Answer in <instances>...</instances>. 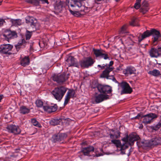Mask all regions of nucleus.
Returning a JSON list of instances; mask_svg holds the SVG:
<instances>
[{"label":"nucleus","instance_id":"f257e3e1","mask_svg":"<svg viewBox=\"0 0 161 161\" xmlns=\"http://www.w3.org/2000/svg\"><path fill=\"white\" fill-rule=\"evenodd\" d=\"M140 137L136 133H133L129 136L126 135L122 139L123 143H121L120 141L119 140H112L111 142L115 144L118 147H119L122 154H125L124 150L127 148L129 146L133 144L134 142L138 140Z\"/></svg>","mask_w":161,"mask_h":161},{"label":"nucleus","instance_id":"f03ea898","mask_svg":"<svg viewBox=\"0 0 161 161\" xmlns=\"http://www.w3.org/2000/svg\"><path fill=\"white\" fill-rule=\"evenodd\" d=\"M68 89V88L64 86H60L55 87L52 91L51 93L56 99L58 101H60L65 95Z\"/></svg>","mask_w":161,"mask_h":161},{"label":"nucleus","instance_id":"7ed1b4c3","mask_svg":"<svg viewBox=\"0 0 161 161\" xmlns=\"http://www.w3.org/2000/svg\"><path fill=\"white\" fill-rule=\"evenodd\" d=\"M101 152H103V150L102 148L99 149ZM81 152L85 156H88L92 157H99L103 155L102 153H99L98 151H96L94 149L93 147L90 146L83 148Z\"/></svg>","mask_w":161,"mask_h":161},{"label":"nucleus","instance_id":"20e7f679","mask_svg":"<svg viewBox=\"0 0 161 161\" xmlns=\"http://www.w3.org/2000/svg\"><path fill=\"white\" fill-rule=\"evenodd\" d=\"M95 62V59L91 57H88L80 60L79 64L82 68H88L92 66Z\"/></svg>","mask_w":161,"mask_h":161},{"label":"nucleus","instance_id":"39448f33","mask_svg":"<svg viewBox=\"0 0 161 161\" xmlns=\"http://www.w3.org/2000/svg\"><path fill=\"white\" fill-rule=\"evenodd\" d=\"M119 85L122 89L121 94H130L132 92V89L129 84L126 82L122 81L119 84Z\"/></svg>","mask_w":161,"mask_h":161},{"label":"nucleus","instance_id":"423d86ee","mask_svg":"<svg viewBox=\"0 0 161 161\" xmlns=\"http://www.w3.org/2000/svg\"><path fill=\"white\" fill-rule=\"evenodd\" d=\"M96 88L99 92L104 94L110 93L112 91L111 87L108 85L98 84L97 85Z\"/></svg>","mask_w":161,"mask_h":161},{"label":"nucleus","instance_id":"0eeeda50","mask_svg":"<svg viewBox=\"0 0 161 161\" xmlns=\"http://www.w3.org/2000/svg\"><path fill=\"white\" fill-rule=\"evenodd\" d=\"M76 97L75 92L74 90L69 89L64 98V105H66L68 103L71 98H74Z\"/></svg>","mask_w":161,"mask_h":161},{"label":"nucleus","instance_id":"6e6552de","mask_svg":"<svg viewBox=\"0 0 161 161\" xmlns=\"http://www.w3.org/2000/svg\"><path fill=\"white\" fill-rule=\"evenodd\" d=\"M157 115L155 114L150 113L145 115L141 118H143L142 122L146 125L151 123L153 119L157 118Z\"/></svg>","mask_w":161,"mask_h":161},{"label":"nucleus","instance_id":"1a4fd4ad","mask_svg":"<svg viewBox=\"0 0 161 161\" xmlns=\"http://www.w3.org/2000/svg\"><path fill=\"white\" fill-rule=\"evenodd\" d=\"M109 96L107 94L96 93L94 99L96 103H100L103 101L109 99Z\"/></svg>","mask_w":161,"mask_h":161},{"label":"nucleus","instance_id":"9d476101","mask_svg":"<svg viewBox=\"0 0 161 161\" xmlns=\"http://www.w3.org/2000/svg\"><path fill=\"white\" fill-rule=\"evenodd\" d=\"M65 64L68 67L71 66L77 67H79V64L77 63L76 59L71 56H69L66 60Z\"/></svg>","mask_w":161,"mask_h":161},{"label":"nucleus","instance_id":"9b49d317","mask_svg":"<svg viewBox=\"0 0 161 161\" xmlns=\"http://www.w3.org/2000/svg\"><path fill=\"white\" fill-rule=\"evenodd\" d=\"M13 46L10 44H3L0 46V53L3 54H9Z\"/></svg>","mask_w":161,"mask_h":161},{"label":"nucleus","instance_id":"f8f14e48","mask_svg":"<svg viewBox=\"0 0 161 161\" xmlns=\"http://www.w3.org/2000/svg\"><path fill=\"white\" fill-rule=\"evenodd\" d=\"M65 75L64 74L59 75H54L53 76V80L54 81H56L58 83H60L64 82L67 78L65 77Z\"/></svg>","mask_w":161,"mask_h":161},{"label":"nucleus","instance_id":"ddd939ff","mask_svg":"<svg viewBox=\"0 0 161 161\" xmlns=\"http://www.w3.org/2000/svg\"><path fill=\"white\" fill-rule=\"evenodd\" d=\"M7 129L9 132L13 133L14 134H19L21 132V130L19 127L15 125H8L7 127Z\"/></svg>","mask_w":161,"mask_h":161},{"label":"nucleus","instance_id":"4468645a","mask_svg":"<svg viewBox=\"0 0 161 161\" xmlns=\"http://www.w3.org/2000/svg\"><path fill=\"white\" fill-rule=\"evenodd\" d=\"M3 36L6 38L11 39L16 38L17 36V33L14 31H11L9 30L6 31Z\"/></svg>","mask_w":161,"mask_h":161},{"label":"nucleus","instance_id":"2eb2a0df","mask_svg":"<svg viewBox=\"0 0 161 161\" xmlns=\"http://www.w3.org/2000/svg\"><path fill=\"white\" fill-rule=\"evenodd\" d=\"M151 35L153 36V41L155 42L158 40L159 38L161 37V34L159 31L156 30L154 29H153L151 30Z\"/></svg>","mask_w":161,"mask_h":161},{"label":"nucleus","instance_id":"dca6fc26","mask_svg":"<svg viewBox=\"0 0 161 161\" xmlns=\"http://www.w3.org/2000/svg\"><path fill=\"white\" fill-rule=\"evenodd\" d=\"M150 56L152 58L161 57V47L158 50L156 49L152 48L149 52Z\"/></svg>","mask_w":161,"mask_h":161},{"label":"nucleus","instance_id":"f3484780","mask_svg":"<svg viewBox=\"0 0 161 161\" xmlns=\"http://www.w3.org/2000/svg\"><path fill=\"white\" fill-rule=\"evenodd\" d=\"M67 136V135L65 133H60L57 135L53 136V138L55 142H58L60 143H63V141L66 138Z\"/></svg>","mask_w":161,"mask_h":161},{"label":"nucleus","instance_id":"a211bd4d","mask_svg":"<svg viewBox=\"0 0 161 161\" xmlns=\"http://www.w3.org/2000/svg\"><path fill=\"white\" fill-rule=\"evenodd\" d=\"M107 64H103L102 65H98L97 66L99 70H103L104 69L100 75L101 77H104L106 76L108 73H109V72L108 71L107 69Z\"/></svg>","mask_w":161,"mask_h":161},{"label":"nucleus","instance_id":"6ab92c4d","mask_svg":"<svg viewBox=\"0 0 161 161\" xmlns=\"http://www.w3.org/2000/svg\"><path fill=\"white\" fill-rule=\"evenodd\" d=\"M58 107L56 104L53 106H43V108L45 111L50 113L55 111L57 109Z\"/></svg>","mask_w":161,"mask_h":161},{"label":"nucleus","instance_id":"aec40b11","mask_svg":"<svg viewBox=\"0 0 161 161\" xmlns=\"http://www.w3.org/2000/svg\"><path fill=\"white\" fill-rule=\"evenodd\" d=\"M137 144L139 146L142 147L143 148L146 147H152V146L151 142V140H145L143 142H137Z\"/></svg>","mask_w":161,"mask_h":161},{"label":"nucleus","instance_id":"412c9836","mask_svg":"<svg viewBox=\"0 0 161 161\" xmlns=\"http://www.w3.org/2000/svg\"><path fill=\"white\" fill-rule=\"evenodd\" d=\"M151 36V31L147 30L143 33L142 35L138 37V39L140 43L144 39L148 37Z\"/></svg>","mask_w":161,"mask_h":161},{"label":"nucleus","instance_id":"4be33fe9","mask_svg":"<svg viewBox=\"0 0 161 161\" xmlns=\"http://www.w3.org/2000/svg\"><path fill=\"white\" fill-rule=\"evenodd\" d=\"M136 71V69L134 67L130 66L127 67L124 72L125 75H131L135 74Z\"/></svg>","mask_w":161,"mask_h":161},{"label":"nucleus","instance_id":"5701e85b","mask_svg":"<svg viewBox=\"0 0 161 161\" xmlns=\"http://www.w3.org/2000/svg\"><path fill=\"white\" fill-rule=\"evenodd\" d=\"M20 63L22 66L24 67L28 65L30 63V59L28 57L25 56L24 58H21L20 59Z\"/></svg>","mask_w":161,"mask_h":161},{"label":"nucleus","instance_id":"b1692460","mask_svg":"<svg viewBox=\"0 0 161 161\" xmlns=\"http://www.w3.org/2000/svg\"><path fill=\"white\" fill-rule=\"evenodd\" d=\"M151 142L152 147L161 145V137H156L151 139Z\"/></svg>","mask_w":161,"mask_h":161},{"label":"nucleus","instance_id":"393cba45","mask_svg":"<svg viewBox=\"0 0 161 161\" xmlns=\"http://www.w3.org/2000/svg\"><path fill=\"white\" fill-rule=\"evenodd\" d=\"M74 6H77L79 8L81 9L80 10V11L81 12L84 11V8L85 7L82 3V2L80 0H76L75 3L74 4Z\"/></svg>","mask_w":161,"mask_h":161},{"label":"nucleus","instance_id":"a878e982","mask_svg":"<svg viewBox=\"0 0 161 161\" xmlns=\"http://www.w3.org/2000/svg\"><path fill=\"white\" fill-rule=\"evenodd\" d=\"M19 111L20 114H25L29 113L30 111V109L26 106H23L20 108Z\"/></svg>","mask_w":161,"mask_h":161},{"label":"nucleus","instance_id":"bb28decb","mask_svg":"<svg viewBox=\"0 0 161 161\" xmlns=\"http://www.w3.org/2000/svg\"><path fill=\"white\" fill-rule=\"evenodd\" d=\"M10 21L11 22L12 25L15 26H17L21 25L22 22L21 20L19 19H11L10 20Z\"/></svg>","mask_w":161,"mask_h":161},{"label":"nucleus","instance_id":"cd10ccee","mask_svg":"<svg viewBox=\"0 0 161 161\" xmlns=\"http://www.w3.org/2000/svg\"><path fill=\"white\" fill-rule=\"evenodd\" d=\"M148 74L157 77L161 75L160 72L157 69H154L152 71H149Z\"/></svg>","mask_w":161,"mask_h":161},{"label":"nucleus","instance_id":"c85d7f7f","mask_svg":"<svg viewBox=\"0 0 161 161\" xmlns=\"http://www.w3.org/2000/svg\"><path fill=\"white\" fill-rule=\"evenodd\" d=\"M25 42L24 39H21L20 40L18 43L15 45L17 51H18L19 49L23 45Z\"/></svg>","mask_w":161,"mask_h":161},{"label":"nucleus","instance_id":"c756f323","mask_svg":"<svg viewBox=\"0 0 161 161\" xmlns=\"http://www.w3.org/2000/svg\"><path fill=\"white\" fill-rule=\"evenodd\" d=\"M93 51L96 57H100L103 51L93 49Z\"/></svg>","mask_w":161,"mask_h":161},{"label":"nucleus","instance_id":"7c9ffc66","mask_svg":"<svg viewBox=\"0 0 161 161\" xmlns=\"http://www.w3.org/2000/svg\"><path fill=\"white\" fill-rule=\"evenodd\" d=\"M25 21L26 23L30 24L31 26L33 24L34 20L33 17L28 16L25 18Z\"/></svg>","mask_w":161,"mask_h":161},{"label":"nucleus","instance_id":"2f4dec72","mask_svg":"<svg viewBox=\"0 0 161 161\" xmlns=\"http://www.w3.org/2000/svg\"><path fill=\"white\" fill-rule=\"evenodd\" d=\"M26 2L31 3L36 6L39 5V2L38 0H26Z\"/></svg>","mask_w":161,"mask_h":161},{"label":"nucleus","instance_id":"473e14b6","mask_svg":"<svg viewBox=\"0 0 161 161\" xmlns=\"http://www.w3.org/2000/svg\"><path fill=\"white\" fill-rule=\"evenodd\" d=\"M31 26L35 30H36L39 29L40 25L35 20L34 21L33 24L32 25H31Z\"/></svg>","mask_w":161,"mask_h":161},{"label":"nucleus","instance_id":"72a5a7b5","mask_svg":"<svg viewBox=\"0 0 161 161\" xmlns=\"http://www.w3.org/2000/svg\"><path fill=\"white\" fill-rule=\"evenodd\" d=\"M113 64L114 62L112 61H110L109 64H107V69H108V71L109 72V73L112 71L114 69V67H112Z\"/></svg>","mask_w":161,"mask_h":161},{"label":"nucleus","instance_id":"f704fd0d","mask_svg":"<svg viewBox=\"0 0 161 161\" xmlns=\"http://www.w3.org/2000/svg\"><path fill=\"white\" fill-rule=\"evenodd\" d=\"M31 122L34 125L38 127H41V124L39 123L36 119H31Z\"/></svg>","mask_w":161,"mask_h":161},{"label":"nucleus","instance_id":"c9c22d12","mask_svg":"<svg viewBox=\"0 0 161 161\" xmlns=\"http://www.w3.org/2000/svg\"><path fill=\"white\" fill-rule=\"evenodd\" d=\"M76 0H66V3L69 7L70 6L72 7H74V4L75 3Z\"/></svg>","mask_w":161,"mask_h":161},{"label":"nucleus","instance_id":"e433bc0d","mask_svg":"<svg viewBox=\"0 0 161 161\" xmlns=\"http://www.w3.org/2000/svg\"><path fill=\"white\" fill-rule=\"evenodd\" d=\"M59 121L58 120L56 119H53L51 120L50 121V124L53 125H58L59 124Z\"/></svg>","mask_w":161,"mask_h":161},{"label":"nucleus","instance_id":"4c0bfd02","mask_svg":"<svg viewBox=\"0 0 161 161\" xmlns=\"http://www.w3.org/2000/svg\"><path fill=\"white\" fill-rule=\"evenodd\" d=\"M161 126V121L159 122L156 125L153 126L152 129L153 130H158Z\"/></svg>","mask_w":161,"mask_h":161},{"label":"nucleus","instance_id":"58836bf2","mask_svg":"<svg viewBox=\"0 0 161 161\" xmlns=\"http://www.w3.org/2000/svg\"><path fill=\"white\" fill-rule=\"evenodd\" d=\"M141 0H136V2L135 3L134 7L136 9H138L140 7V3Z\"/></svg>","mask_w":161,"mask_h":161},{"label":"nucleus","instance_id":"ea45409f","mask_svg":"<svg viewBox=\"0 0 161 161\" xmlns=\"http://www.w3.org/2000/svg\"><path fill=\"white\" fill-rule=\"evenodd\" d=\"M32 31H30L27 30L26 31V33L25 34V36L26 40H29L31 38V36L32 35Z\"/></svg>","mask_w":161,"mask_h":161},{"label":"nucleus","instance_id":"a19ab883","mask_svg":"<svg viewBox=\"0 0 161 161\" xmlns=\"http://www.w3.org/2000/svg\"><path fill=\"white\" fill-rule=\"evenodd\" d=\"M149 9V8L147 7H142L140 9V10L141 12L143 14H144L147 12L148 11Z\"/></svg>","mask_w":161,"mask_h":161},{"label":"nucleus","instance_id":"79ce46f5","mask_svg":"<svg viewBox=\"0 0 161 161\" xmlns=\"http://www.w3.org/2000/svg\"><path fill=\"white\" fill-rule=\"evenodd\" d=\"M36 106L38 107H42L43 106V102L40 100H36Z\"/></svg>","mask_w":161,"mask_h":161},{"label":"nucleus","instance_id":"37998d69","mask_svg":"<svg viewBox=\"0 0 161 161\" xmlns=\"http://www.w3.org/2000/svg\"><path fill=\"white\" fill-rule=\"evenodd\" d=\"M100 57L101 58H103L104 59H107L109 58L108 54L105 53V52L104 51H103Z\"/></svg>","mask_w":161,"mask_h":161},{"label":"nucleus","instance_id":"c03bdc74","mask_svg":"<svg viewBox=\"0 0 161 161\" xmlns=\"http://www.w3.org/2000/svg\"><path fill=\"white\" fill-rule=\"evenodd\" d=\"M109 73H108V74H107V75L106 76H105L104 77H101V78H106L107 79H111V80H112L114 81H116L117 82L114 76H113V75L109 76Z\"/></svg>","mask_w":161,"mask_h":161},{"label":"nucleus","instance_id":"a18cd8bd","mask_svg":"<svg viewBox=\"0 0 161 161\" xmlns=\"http://www.w3.org/2000/svg\"><path fill=\"white\" fill-rule=\"evenodd\" d=\"M52 1H53L54 2H59L60 4L58 6H55V8L56 9H57V8H58L59 9H61L62 8L63 6L61 4V3H62L59 0H51Z\"/></svg>","mask_w":161,"mask_h":161},{"label":"nucleus","instance_id":"49530a36","mask_svg":"<svg viewBox=\"0 0 161 161\" xmlns=\"http://www.w3.org/2000/svg\"><path fill=\"white\" fill-rule=\"evenodd\" d=\"M109 135L110 138L112 139H117L120 136V134L119 133H118L117 135L110 134Z\"/></svg>","mask_w":161,"mask_h":161},{"label":"nucleus","instance_id":"de8ad7c7","mask_svg":"<svg viewBox=\"0 0 161 161\" xmlns=\"http://www.w3.org/2000/svg\"><path fill=\"white\" fill-rule=\"evenodd\" d=\"M69 10L71 14L74 15V16H78L79 14V13L78 12L75 11H72L70 8H69Z\"/></svg>","mask_w":161,"mask_h":161},{"label":"nucleus","instance_id":"09e8293b","mask_svg":"<svg viewBox=\"0 0 161 161\" xmlns=\"http://www.w3.org/2000/svg\"><path fill=\"white\" fill-rule=\"evenodd\" d=\"M127 28V25H124L121 28L120 30V33H124L125 32V30Z\"/></svg>","mask_w":161,"mask_h":161},{"label":"nucleus","instance_id":"8fccbe9b","mask_svg":"<svg viewBox=\"0 0 161 161\" xmlns=\"http://www.w3.org/2000/svg\"><path fill=\"white\" fill-rule=\"evenodd\" d=\"M136 19H133L132 21L130 23V25L133 26L136 25Z\"/></svg>","mask_w":161,"mask_h":161},{"label":"nucleus","instance_id":"3c124183","mask_svg":"<svg viewBox=\"0 0 161 161\" xmlns=\"http://www.w3.org/2000/svg\"><path fill=\"white\" fill-rule=\"evenodd\" d=\"M5 22V21L4 19H0V27L2 26L3 24Z\"/></svg>","mask_w":161,"mask_h":161},{"label":"nucleus","instance_id":"603ef678","mask_svg":"<svg viewBox=\"0 0 161 161\" xmlns=\"http://www.w3.org/2000/svg\"><path fill=\"white\" fill-rule=\"evenodd\" d=\"M39 0L40 1H41L42 4H44L45 3H47V4L48 3V1L47 0Z\"/></svg>","mask_w":161,"mask_h":161},{"label":"nucleus","instance_id":"864d4df0","mask_svg":"<svg viewBox=\"0 0 161 161\" xmlns=\"http://www.w3.org/2000/svg\"><path fill=\"white\" fill-rule=\"evenodd\" d=\"M140 117H141L140 115L139 114H138L134 118H135V119H139L140 118Z\"/></svg>","mask_w":161,"mask_h":161},{"label":"nucleus","instance_id":"5fc2aeb1","mask_svg":"<svg viewBox=\"0 0 161 161\" xmlns=\"http://www.w3.org/2000/svg\"><path fill=\"white\" fill-rule=\"evenodd\" d=\"M3 97V95L2 94L0 95V102H1V100Z\"/></svg>","mask_w":161,"mask_h":161},{"label":"nucleus","instance_id":"6e6d98bb","mask_svg":"<svg viewBox=\"0 0 161 161\" xmlns=\"http://www.w3.org/2000/svg\"><path fill=\"white\" fill-rule=\"evenodd\" d=\"M3 1V0H0V5L1 4L2 2Z\"/></svg>","mask_w":161,"mask_h":161},{"label":"nucleus","instance_id":"4d7b16f0","mask_svg":"<svg viewBox=\"0 0 161 161\" xmlns=\"http://www.w3.org/2000/svg\"><path fill=\"white\" fill-rule=\"evenodd\" d=\"M0 161H8L7 160H0Z\"/></svg>","mask_w":161,"mask_h":161}]
</instances>
